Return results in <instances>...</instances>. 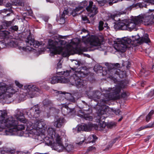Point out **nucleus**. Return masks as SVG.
Instances as JSON below:
<instances>
[{
    "label": "nucleus",
    "instance_id": "nucleus-1",
    "mask_svg": "<svg viewBox=\"0 0 154 154\" xmlns=\"http://www.w3.org/2000/svg\"><path fill=\"white\" fill-rule=\"evenodd\" d=\"M60 73L63 75L61 76H54L50 79V82L51 84H54L57 83H69L70 84L75 86L77 88L84 87V81L80 79L86 75V73L80 70L77 69L75 71L73 69L72 71L67 70L66 72H57Z\"/></svg>",
    "mask_w": 154,
    "mask_h": 154
},
{
    "label": "nucleus",
    "instance_id": "nucleus-2",
    "mask_svg": "<svg viewBox=\"0 0 154 154\" xmlns=\"http://www.w3.org/2000/svg\"><path fill=\"white\" fill-rule=\"evenodd\" d=\"M126 86V84L125 83V82H121L112 88H109L108 89L104 90L102 91L105 98L104 99L102 100L100 105L101 107L102 110L101 111L100 113H98L99 122L100 121H103L102 120L105 119V117L103 115L105 113V110L108 109L109 107L108 106L106 105V104H107V101L119 99V93L121 90Z\"/></svg>",
    "mask_w": 154,
    "mask_h": 154
},
{
    "label": "nucleus",
    "instance_id": "nucleus-3",
    "mask_svg": "<svg viewBox=\"0 0 154 154\" xmlns=\"http://www.w3.org/2000/svg\"><path fill=\"white\" fill-rule=\"evenodd\" d=\"M14 116L17 121L15 120L13 117L9 116L5 121V123H2L3 127H7L8 128L4 129V132L2 134V135H12L15 134V133L17 131L24 129V125L19 124L18 122L19 121L23 123H27L23 113L20 110H17L16 111Z\"/></svg>",
    "mask_w": 154,
    "mask_h": 154
},
{
    "label": "nucleus",
    "instance_id": "nucleus-4",
    "mask_svg": "<svg viewBox=\"0 0 154 154\" xmlns=\"http://www.w3.org/2000/svg\"><path fill=\"white\" fill-rule=\"evenodd\" d=\"M150 41L148 34H145L141 38L137 35L135 36H132V38L125 37L119 39L115 44V46L116 50L123 52L127 48H130L131 45L132 46H135L137 45V43H148Z\"/></svg>",
    "mask_w": 154,
    "mask_h": 154
},
{
    "label": "nucleus",
    "instance_id": "nucleus-5",
    "mask_svg": "<svg viewBox=\"0 0 154 154\" xmlns=\"http://www.w3.org/2000/svg\"><path fill=\"white\" fill-rule=\"evenodd\" d=\"M82 34L83 33L86 34V35L82 36V40L84 44L86 45L85 47L82 48H81V51H93L95 49H98L100 51L104 50L106 48L101 43V41L97 37L92 35L90 36L87 30L83 29L80 32Z\"/></svg>",
    "mask_w": 154,
    "mask_h": 154
},
{
    "label": "nucleus",
    "instance_id": "nucleus-6",
    "mask_svg": "<svg viewBox=\"0 0 154 154\" xmlns=\"http://www.w3.org/2000/svg\"><path fill=\"white\" fill-rule=\"evenodd\" d=\"M55 131V129L52 128H48L47 131L48 137L49 139H55L56 140L57 143L56 149L60 152L65 149L70 151L73 148L72 146L69 145L65 147L62 143V139L60 136L57 134Z\"/></svg>",
    "mask_w": 154,
    "mask_h": 154
},
{
    "label": "nucleus",
    "instance_id": "nucleus-7",
    "mask_svg": "<svg viewBox=\"0 0 154 154\" xmlns=\"http://www.w3.org/2000/svg\"><path fill=\"white\" fill-rule=\"evenodd\" d=\"M61 42L49 40V48L51 53L54 54H61L63 57H66L70 54L69 50L66 48H63L60 45Z\"/></svg>",
    "mask_w": 154,
    "mask_h": 154
},
{
    "label": "nucleus",
    "instance_id": "nucleus-8",
    "mask_svg": "<svg viewBox=\"0 0 154 154\" xmlns=\"http://www.w3.org/2000/svg\"><path fill=\"white\" fill-rule=\"evenodd\" d=\"M45 124V120L42 119L36 121L31 120L26 123V129L29 134H36L38 131H40Z\"/></svg>",
    "mask_w": 154,
    "mask_h": 154
},
{
    "label": "nucleus",
    "instance_id": "nucleus-9",
    "mask_svg": "<svg viewBox=\"0 0 154 154\" xmlns=\"http://www.w3.org/2000/svg\"><path fill=\"white\" fill-rule=\"evenodd\" d=\"M18 89H14L11 86H8L3 83H0V98L5 99L10 97L17 92Z\"/></svg>",
    "mask_w": 154,
    "mask_h": 154
},
{
    "label": "nucleus",
    "instance_id": "nucleus-10",
    "mask_svg": "<svg viewBox=\"0 0 154 154\" xmlns=\"http://www.w3.org/2000/svg\"><path fill=\"white\" fill-rule=\"evenodd\" d=\"M106 126V122L104 121L99 122L98 125H93L91 123L88 124H83L78 126V131H89L91 130L92 128L94 127V128L97 130H103Z\"/></svg>",
    "mask_w": 154,
    "mask_h": 154
},
{
    "label": "nucleus",
    "instance_id": "nucleus-11",
    "mask_svg": "<svg viewBox=\"0 0 154 154\" xmlns=\"http://www.w3.org/2000/svg\"><path fill=\"white\" fill-rule=\"evenodd\" d=\"M154 10L149 9L148 12L137 16L139 19L142 21L141 22V24L144 23L145 25L147 26L152 24L154 22Z\"/></svg>",
    "mask_w": 154,
    "mask_h": 154
},
{
    "label": "nucleus",
    "instance_id": "nucleus-12",
    "mask_svg": "<svg viewBox=\"0 0 154 154\" xmlns=\"http://www.w3.org/2000/svg\"><path fill=\"white\" fill-rule=\"evenodd\" d=\"M25 42L27 46L26 47H20L19 48L20 49H22L26 51H32L33 47L38 48L42 44V42L35 41L34 38H32L31 35L27 37L25 40Z\"/></svg>",
    "mask_w": 154,
    "mask_h": 154
},
{
    "label": "nucleus",
    "instance_id": "nucleus-13",
    "mask_svg": "<svg viewBox=\"0 0 154 154\" xmlns=\"http://www.w3.org/2000/svg\"><path fill=\"white\" fill-rule=\"evenodd\" d=\"M54 93L57 96V99L59 100L66 101L67 100L72 102H75V101L74 98L70 93H66V94L65 95V92H62L61 91H55Z\"/></svg>",
    "mask_w": 154,
    "mask_h": 154
},
{
    "label": "nucleus",
    "instance_id": "nucleus-14",
    "mask_svg": "<svg viewBox=\"0 0 154 154\" xmlns=\"http://www.w3.org/2000/svg\"><path fill=\"white\" fill-rule=\"evenodd\" d=\"M24 93L28 97L32 98L35 96V92L38 91L39 89L35 85H28L25 86Z\"/></svg>",
    "mask_w": 154,
    "mask_h": 154
},
{
    "label": "nucleus",
    "instance_id": "nucleus-15",
    "mask_svg": "<svg viewBox=\"0 0 154 154\" xmlns=\"http://www.w3.org/2000/svg\"><path fill=\"white\" fill-rule=\"evenodd\" d=\"M142 21L139 20L137 16L135 17L131 20H128L127 23V29L131 31L135 29L137 26L141 24Z\"/></svg>",
    "mask_w": 154,
    "mask_h": 154
},
{
    "label": "nucleus",
    "instance_id": "nucleus-16",
    "mask_svg": "<svg viewBox=\"0 0 154 154\" xmlns=\"http://www.w3.org/2000/svg\"><path fill=\"white\" fill-rule=\"evenodd\" d=\"M12 23V22L11 21L5 20L3 22L2 25H0V36L2 37V38H4L7 37V35L9 34L8 31L3 29L8 28L11 25Z\"/></svg>",
    "mask_w": 154,
    "mask_h": 154
},
{
    "label": "nucleus",
    "instance_id": "nucleus-17",
    "mask_svg": "<svg viewBox=\"0 0 154 154\" xmlns=\"http://www.w3.org/2000/svg\"><path fill=\"white\" fill-rule=\"evenodd\" d=\"M26 112L29 117L37 118L39 116L40 112L39 109L38 107H33L29 109H27Z\"/></svg>",
    "mask_w": 154,
    "mask_h": 154
},
{
    "label": "nucleus",
    "instance_id": "nucleus-18",
    "mask_svg": "<svg viewBox=\"0 0 154 154\" xmlns=\"http://www.w3.org/2000/svg\"><path fill=\"white\" fill-rule=\"evenodd\" d=\"M7 116V113L6 111L0 110V132H2L0 134L2 135L4 132V129H6V127H3L2 123H5V121L8 119Z\"/></svg>",
    "mask_w": 154,
    "mask_h": 154
},
{
    "label": "nucleus",
    "instance_id": "nucleus-19",
    "mask_svg": "<svg viewBox=\"0 0 154 154\" xmlns=\"http://www.w3.org/2000/svg\"><path fill=\"white\" fill-rule=\"evenodd\" d=\"M109 71L112 75L114 74L118 75L120 78H124L126 76V72L125 71H122L119 69L115 67L109 69Z\"/></svg>",
    "mask_w": 154,
    "mask_h": 154
},
{
    "label": "nucleus",
    "instance_id": "nucleus-20",
    "mask_svg": "<svg viewBox=\"0 0 154 154\" xmlns=\"http://www.w3.org/2000/svg\"><path fill=\"white\" fill-rule=\"evenodd\" d=\"M93 2L92 1L89 2V5L86 8V9L87 11L89 12L90 13L92 14L91 16L93 17L98 12L97 8L96 6L93 5Z\"/></svg>",
    "mask_w": 154,
    "mask_h": 154
},
{
    "label": "nucleus",
    "instance_id": "nucleus-21",
    "mask_svg": "<svg viewBox=\"0 0 154 154\" xmlns=\"http://www.w3.org/2000/svg\"><path fill=\"white\" fill-rule=\"evenodd\" d=\"M66 122V120L64 118L60 117L57 118L54 122V125L56 128H60Z\"/></svg>",
    "mask_w": 154,
    "mask_h": 154
},
{
    "label": "nucleus",
    "instance_id": "nucleus-22",
    "mask_svg": "<svg viewBox=\"0 0 154 154\" xmlns=\"http://www.w3.org/2000/svg\"><path fill=\"white\" fill-rule=\"evenodd\" d=\"M62 104L63 106L61 108V111L64 115H67L73 110L72 109L69 108L67 105H65L64 103Z\"/></svg>",
    "mask_w": 154,
    "mask_h": 154
},
{
    "label": "nucleus",
    "instance_id": "nucleus-23",
    "mask_svg": "<svg viewBox=\"0 0 154 154\" xmlns=\"http://www.w3.org/2000/svg\"><path fill=\"white\" fill-rule=\"evenodd\" d=\"M43 104L45 109L47 110L50 109L51 110L54 109V108L51 107L52 103L51 101L47 99H45L43 102Z\"/></svg>",
    "mask_w": 154,
    "mask_h": 154
},
{
    "label": "nucleus",
    "instance_id": "nucleus-24",
    "mask_svg": "<svg viewBox=\"0 0 154 154\" xmlns=\"http://www.w3.org/2000/svg\"><path fill=\"white\" fill-rule=\"evenodd\" d=\"M114 27L115 28L124 30L127 29V23L125 24L122 22H119L115 24Z\"/></svg>",
    "mask_w": 154,
    "mask_h": 154
},
{
    "label": "nucleus",
    "instance_id": "nucleus-25",
    "mask_svg": "<svg viewBox=\"0 0 154 154\" xmlns=\"http://www.w3.org/2000/svg\"><path fill=\"white\" fill-rule=\"evenodd\" d=\"M97 139V137L95 135H90L87 139V140L88 141L87 142V143H94Z\"/></svg>",
    "mask_w": 154,
    "mask_h": 154
},
{
    "label": "nucleus",
    "instance_id": "nucleus-26",
    "mask_svg": "<svg viewBox=\"0 0 154 154\" xmlns=\"http://www.w3.org/2000/svg\"><path fill=\"white\" fill-rule=\"evenodd\" d=\"M84 6H79L73 10L72 12V14L73 16H75L76 14H78V12L81 10H82V8H84Z\"/></svg>",
    "mask_w": 154,
    "mask_h": 154
},
{
    "label": "nucleus",
    "instance_id": "nucleus-27",
    "mask_svg": "<svg viewBox=\"0 0 154 154\" xmlns=\"http://www.w3.org/2000/svg\"><path fill=\"white\" fill-rule=\"evenodd\" d=\"M104 23L103 21H100L99 23L98 28L99 30L101 31L104 29V27H107V24L106 23L104 24Z\"/></svg>",
    "mask_w": 154,
    "mask_h": 154
},
{
    "label": "nucleus",
    "instance_id": "nucleus-28",
    "mask_svg": "<svg viewBox=\"0 0 154 154\" xmlns=\"http://www.w3.org/2000/svg\"><path fill=\"white\" fill-rule=\"evenodd\" d=\"M154 113V111L153 110H151L148 114L146 117V120L147 122H149V120L151 118L152 116Z\"/></svg>",
    "mask_w": 154,
    "mask_h": 154
},
{
    "label": "nucleus",
    "instance_id": "nucleus-29",
    "mask_svg": "<svg viewBox=\"0 0 154 154\" xmlns=\"http://www.w3.org/2000/svg\"><path fill=\"white\" fill-rule=\"evenodd\" d=\"M122 65L123 66H125L127 69H128L130 67L131 64L128 61H125L122 63Z\"/></svg>",
    "mask_w": 154,
    "mask_h": 154
},
{
    "label": "nucleus",
    "instance_id": "nucleus-30",
    "mask_svg": "<svg viewBox=\"0 0 154 154\" xmlns=\"http://www.w3.org/2000/svg\"><path fill=\"white\" fill-rule=\"evenodd\" d=\"M133 7H136L137 6H139L140 8H143V7L146 8L147 5L144 3H137L135 4H133L132 5Z\"/></svg>",
    "mask_w": 154,
    "mask_h": 154
},
{
    "label": "nucleus",
    "instance_id": "nucleus-31",
    "mask_svg": "<svg viewBox=\"0 0 154 154\" xmlns=\"http://www.w3.org/2000/svg\"><path fill=\"white\" fill-rule=\"evenodd\" d=\"M97 2L99 6H103L107 2V1L106 0H101L97 1Z\"/></svg>",
    "mask_w": 154,
    "mask_h": 154
},
{
    "label": "nucleus",
    "instance_id": "nucleus-32",
    "mask_svg": "<svg viewBox=\"0 0 154 154\" xmlns=\"http://www.w3.org/2000/svg\"><path fill=\"white\" fill-rule=\"evenodd\" d=\"M116 125V123L114 122H111L106 125L108 128H111Z\"/></svg>",
    "mask_w": 154,
    "mask_h": 154
},
{
    "label": "nucleus",
    "instance_id": "nucleus-33",
    "mask_svg": "<svg viewBox=\"0 0 154 154\" xmlns=\"http://www.w3.org/2000/svg\"><path fill=\"white\" fill-rule=\"evenodd\" d=\"M83 115H80V117L84 118L86 120H89L90 119V116L87 114H84L83 113Z\"/></svg>",
    "mask_w": 154,
    "mask_h": 154
},
{
    "label": "nucleus",
    "instance_id": "nucleus-34",
    "mask_svg": "<svg viewBox=\"0 0 154 154\" xmlns=\"http://www.w3.org/2000/svg\"><path fill=\"white\" fill-rule=\"evenodd\" d=\"M24 9L27 11L29 15H31L32 14V12L29 6H27L26 8H24Z\"/></svg>",
    "mask_w": 154,
    "mask_h": 154
},
{
    "label": "nucleus",
    "instance_id": "nucleus-35",
    "mask_svg": "<svg viewBox=\"0 0 154 154\" xmlns=\"http://www.w3.org/2000/svg\"><path fill=\"white\" fill-rule=\"evenodd\" d=\"M108 16L109 17L108 19H111L113 20H115V18L117 15L116 14H108Z\"/></svg>",
    "mask_w": 154,
    "mask_h": 154
},
{
    "label": "nucleus",
    "instance_id": "nucleus-36",
    "mask_svg": "<svg viewBox=\"0 0 154 154\" xmlns=\"http://www.w3.org/2000/svg\"><path fill=\"white\" fill-rule=\"evenodd\" d=\"M112 111L116 115L119 114V113L121 112L120 110H119V109H112Z\"/></svg>",
    "mask_w": 154,
    "mask_h": 154
},
{
    "label": "nucleus",
    "instance_id": "nucleus-37",
    "mask_svg": "<svg viewBox=\"0 0 154 154\" xmlns=\"http://www.w3.org/2000/svg\"><path fill=\"white\" fill-rule=\"evenodd\" d=\"M95 147L94 146H90L88 147V149H87V151L89 152V151H92L93 150H94L95 149Z\"/></svg>",
    "mask_w": 154,
    "mask_h": 154
},
{
    "label": "nucleus",
    "instance_id": "nucleus-38",
    "mask_svg": "<svg viewBox=\"0 0 154 154\" xmlns=\"http://www.w3.org/2000/svg\"><path fill=\"white\" fill-rule=\"evenodd\" d=\"M15 83L16 84V85L18 87L20 88H21L23 87V85L20 84L18 81H15Z\"/></svg>",
    "mask_w": 154,
    "mask_h": 154
},
{
    "label": "nucleus",
    "instance_id": "nucleus-39",
    "mask_svg": "<svg viewBox=\"0 0 154 154\" xmlns=\"http://www.w3.org/2000/svg\"><path fill=\"white\" fill-rule=\"evenodd\" d=\"M98 69V70L100 69H102V67L100 66H95L94 68V71L95 72L97 71V70H98V69H97V70H96V69Z\"/></svg>",
    "mask_w": 154,
    "mask_h": 154
},
{
    "label": "nucleus",
    "instance_id": "nucleus-40",
    "mask_svg": "<svg viewBox=\"0 0 154 154\" xmlns=\"http://www.w3.org/2000/svg\"><path fill=\"white\" fill-rule=\"evenodd\" d=\"M11 28L12 30L14 31H17L18 29V27L17 26H14L11 27Z\"/></svg>",
    "mask_w": 154,
    "mask_h": 154
},
{
    "label": "nucleus",
    "instance_id": "nucleus-41",
    "mask_svg": "<svg viewBox=\"0 0 154 154\" xmlns=\"http://www.w3.org/2000/svg\"><path fill=\"white\" fill-rule=\"evenodd\" d=\"M59 21L60 24H63L65 22V19L64 18H60Z\"/></svg>",
    "mask_w": 154,
    "mask_h": 154
},
{
    "label": "nucleus",
    "instance_id": "nucleus-42",
    "mask_svg": "<svg viewBox=\"0 0 154 154\" xmlns=\"http://www.w3.org/2000/svg\"><path fill=\"white\" fill-rule=\"evenodd\" d=\"M145 2L152 4H154V0H145Z\"/></svg>",
    "mask_w": 154,
    "mask_h": 154
},
{
    "label": "nucleus",
    "instance_id": "nucleus-43",
    "mask_svg": "<svg viewBox=\"0 0 154 154\" xmlns=\"http://www.w3.org/2000/svg\"><path fill=\"white\" fill-rule=\"evenodd\" d=\"M60 62L57 63V69L60 68L62 67V64L60 62Z\"/></svg>",
    "mask_w": 154,
    "mask_h": 154
},
{
    "label": "nucleus",
    "instance_id": "nucleus-44",
    "mask_svg": "<svg viewBox=\"0 0 154 154\" xmlns=\"http://www.w3.org/2000/svg\"><path fill=\"white\" fill-rule=\"evenodd\" d=\"M153 125L152 124V125H148L146 126L144 128H142L141 127L140 128V130H142L143 129H144V128H151L153 126Z\"/></svg>",
    "mask_w": 154,
    "mask_h": 154
},
{
    "label": "nucleus",
    "instance_id": "nucleus-45",
    "mask_svg": "<svg viewBox=\"0 0 154 154\" xmlns=\"http://www.w3.org/2000/svg\"><path fill=\"white\" fill-rule=\"evenodd\" d=\"M82 20L85 21H88V18L85 16H83L82 17Z\"/></svg>",
    "mask_w": 154,
    "mask_h": 154
},
{
    "label": "nucleus",
    "instance_id": "nucleus-46",
    "mask_svg": "<svg viewBox=\"0 0 154 154\" xmlns=\"http://www.w3.org/2000/svg\"><path fill=\"white\" fill-rule=\"evenodd\" d=\"M127 96V94L126 92H123L121 94V96L123 97H125Z\"/></svg>",
    "mask_w": 154,
    "mask_h": 154
},
{
    "label": "nucleus",
    "instance_id": "nucleus-47",
    "mask_svg": "<svg viewBox=\"0 0 154 154\" xmlns=\"http://www.w3.org/2000/svg\"><path fill=\"white\" fill-rule=\"evenodd\" d=\"M114 66L116 67H120V65L119 63H116L114 64Z\"/></svg>",
    "mask_w": 154,
    "mask_h": 154
},
{
    "label": "nucleus",
    "instance_id": "nucleus-48",
    "mask_svg": "<svg viewBox=\"0 0 154 154\" xmlns=\"http://www.w3.org/2000/svg\"><path fill=\"white\" fill-rule=\"evenodd\" d=\"M68 12L66 10H65L63 11V13L64 14H68Z\"/></svg>",
    "mask_w": 154,
    "mask_h": 154
},
{
    "label": "nucleus",
    "instance_id": "nucleus-49",
    "mask_svg": "<svg viewBox=\"0 0 154 154\" xmlns=\"http://www.w3.org/2000/svg\"><path fill=\"white\" fill-rule=\"evenodd\" d=\"M150 138V137L149 136L147 137V138L144 139V141L145 142H146L147 140H148Z\"/></svg>",
    "mask_w": 154,
    "mask_h": 154
},
{
    "label": "nucleus",
    "instance_id": "nucleus-50",
    "mask_svg": "<svg viewBox=\"0 0 154 154\" xmlns=\"http://www.w3.org/2000/svg\"><path fill=\"white\" fill-rule=\"evenodd\" d=\"M65 14L63 13V14L61 15L60 16V18H64L65 19Z\"/></svg>",
    "mask_w": 154,
    "mask_h": 154
},
{
    "label": "nucleus",
    "instance_id": "nucleus-51",
    "mask_svg": "<svg viewBox=\"0 0 154 154\" xmlns=\"http://www.w3.org/2000/svg\"><path fill=\"white\" fill-rule=\"evenodd\" d=\"M144 116L143 115H141L137 119V120H138L139 119H142L144 118Z\"/></svg>",
    "mask_w": 154,
    "mask_h": 154
},
{
    "label": "nucleus",
    "instance_id": "nucleus-52",
    "mask_svg": "<svg viewBox=\"0 0 154 154\" xmlns=\"http://www.w3.org/2000/svg\"><path fill=\"white\" fill-rule=\"evenodd\" d=\"M123 119V117L121 116V117L118 120V122H119L121 121Z\"/></svg>",
    "mask_w": 154,
    "mask_h": 154
},
{
    "label": "nucleus",
    "instance_id": "nucleus-53",
    "mask_svg": "<svg viewBox=\"0 0 154 154\" xmlns=\"http://www.w3.org/2000/svg\"><path fill=\"white\" fill-rule=\"evenodd\" d=\"M83 141H81L80 142H79V143H78V144H81L83 143Z\"/></svg>",
    "mask_w": 154,
    "mask_h": 154
},
{
    "label": "nucleus",
    "instance_id": "nucleus-54",
    "mask_svg": "<svg viewBox=\"0 0 154 154\" xmlns=\"http://www.w3.org/2000/svg\"><path fill=\"white\" fill-rule=\"evenodd\" d=\"M3 0H0V3H2L3 2Z\"/></svg>",
    "mask_w": 154,
    "mask_h": 154
},
{
    "label": "nucleus",
    "instance_id": "nucleus-55",
    "mask_svg": "<svg viewBox=\"0 0 154 154\" xmlns=\"http://www.w3.org/2000/svg\"><path fill=\"white\" fill-rule=\"evenodd\" d=\"M48 1V2H51V1H49H49Z\"/></svg>",
    "mask_w": 154,
    "mask_h": 154
},
{
    "label": "nucleus",
    "instance_id": "nucleus-56",
    "mask_svg": "<svg viewBox=\"0 0 154 154\" xmlns=\"http://www.w3.org/2000/svg\"><path fill=\"white\" fill-rule=\"evenodd\" d=\"M26 14V13H23V15H24L25 14Z\"/></svg>",
    "mask_w": 154,
    "mask_h": 154
},
{
    "label": "nucleus",
    "instance_id": "nucleus-57",
    "mask_svg": "<svg viewBox=\"0 0 154 154\" xmlns=\"http://www.w3.org/2000/svg\"><path fill=\"white\" fill-rule=\"evenodd\" d=\"M85 110V111H88V110Z\"/></svg>",
    "mask_w": 154,
    "mask_h": 154
},
{
    "label": "nucleus",
    "instance_id": "nucleus-58",
    "mask_svg": "<svg viewBox=\"0 0 154 154\" xmlns=\"http://www.w3.org/2000/svg\"><path fill=\"white\" fill-rule=\"evenodd\" d=\"M81 68H82V69H83V67H81Z\"/></svg>",
    "mask_w": 154,
    "mask_h": 154
}]
</instances>
